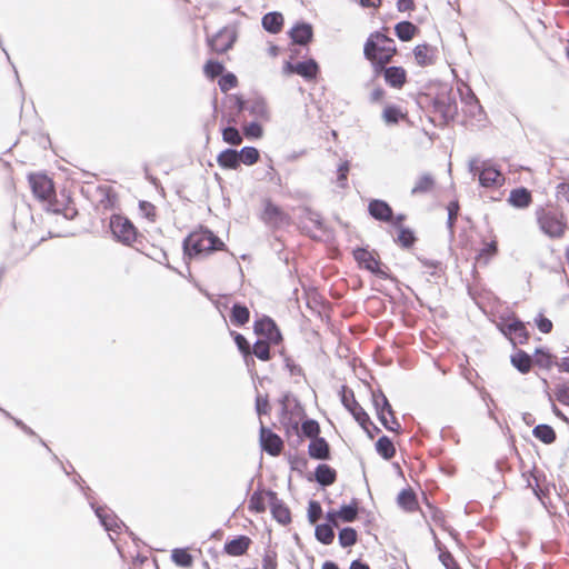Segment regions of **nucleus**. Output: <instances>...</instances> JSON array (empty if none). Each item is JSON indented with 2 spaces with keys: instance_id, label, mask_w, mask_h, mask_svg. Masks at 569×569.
Wrapping results in <instances>:
<instances>
[{
  "instance_id": "obj_1",
  "label": "nucleus",
  "mask_w": 569,
  "mask_h": 569,
  "mask_svg": "<svg viewBox=\"0 0 569 569\" xmlns=\"http://www.w3.org/2000/svg\"><path fill=\"white\" fill-rule=\"evenodd\" d=\"M28 182L34 198L43 204L47 211L62 214L67 219H73L78 214L76 204L70 197H66L63 201L56 198L54 183L47 174L32 172L28 176Z\"/></svg>"
},
{
  "instance_id": "obj_2",
  "label": "nucleus",
  "mask_w": 569,
  "mask_h": 569,
  "mask_svg": "<svg viewBox=\"0 0 569 569\" xmlns=\"http://www.w3.org/2000/svg\"><path fill=\"white\" fill-rule=\"evenodd\" d=\"M224 249V242L211 230L206 228H199L192 231L183 241L184 254L194 259L208 257L214 251Z\"/></svg>"
},
{
  "instance_id": "obj_3",
  "label": "nucleus",
  "mask_w": 569,
  "mask_h": 569,
  "mask_svg": "<svg viewBox=\"0 0 569 569\" xmlns=\"http://www.w3.org/2000/svg\"><path fill=\"white\" fill-rule=\"evenodd\" d=\"M396 54L395 41L378 31L371 33L363 46V56L371 62L372 69H381L383 64L391 62Z\"/></svg>"
},
{
  "instance_id": "obj_4",
  "label": "nucleus",
  "mask_w": 569,
  "mask_h": 569,
  "mask_svg": "<svg viewBox=\"0 0 569 569\" xmlns=\"http://www.w3.org/2000/svg\"><path fill=\"white\" fill-rule=\"evenodd\" d=\"M536 220L540 231L550 239L563 238L569 229L565 212L552 204L537 208Z\"/></svg>"
},
{
  "instance_id": "obj_5",
  "label": "nucleus",
  "mask_w": 569,
  "mask_h": 569,
  "mask_svg": "<svg viewBox=\"0 0 569 569\" xmlns=\"http://www.w3.org/2000/svg\"><path fill=\"white\" fill-rule=\"evenodd\" d=\"M109 227L117 241L126 246H133L142 237L134 224L121 214L111 216Z\"/></svg>"
},
{
  "instance_id": "obj_6",
  "label": "nucleus",
  "mask_w": 569,
  "mask_h": 569,
  "mask_svg": "<svg viewBox=\"0 0 569 569\" xmlns=\"http://www.w3.org/2000/svg\"><path fill=\"white\" fill-rule=\"evenodd\" d=\"M359 268L366 269L381 279L389 278V269L380 261L377 251L367 248H357L352 252Z\"/></svg>"
},
{
  "instance_id": "obj_7",
  "label": "nucleus",
  "mask_w": 569,
  "mask_h": 569,
  "mask_svg": "<svg viewBox=\"0 0 569 569\" xmlns=\"http://www.w3.org/2000/svg\"><path fill=\"white\" fill-rule=\"evenodd\" d=\"M498 329L513 347L518 345H527L529 342L530 332L528 331L525 322L517 317L503 319L498 323Z\"/></svg>"
},
{
  "instance_id": "obj_8",
  "label": "nucleus",
  "mask_w": 569,
  "mask_h": 569,
  "mask_svg": "<svg viewBox=\"0 0 569 569\" xmlns=\"http://www.w3.org/2000/svg\"><path fill=\"white\" fill-rule=\"evenodd\" d=\"M470 171L479 178V182L485 188H499L505 183L503 173L489 162L473 160L470 163Z\"/></svg>"
},
{
  "instance_id": "obj_9",
  "label": "nucleus",
  "mask_w": 569,
  "mask_h": 569,
  "mask_svg": "<svg viewBox=\"0 0 569 569\" xmlns=\"http://www.w3.org/2000/svg\"><path fill=\"white\" fill-rule=\"evenodd\" d=\"M341 402L345 408L352 415L355 420L361 426V428L369 433V426L372 423L368 413L356 400L355 393L351 389L342 387Z\"/></svg>"
},
{
  "instance_id": "obj_10",
  "label": "nucleus",
  "mask_w": 569,
  "mask_h": 569,
  "mask_svg": "<svg viewBox=\"0 0 569 569\" xmlns=\"http://www.w3.org/2000/svg\"><path fill=\"white\" fill-rule=\"evenodd\" d=\"M260 219L273 228L290 223V216L271 199L263 200Z\"/></svg>"
},
{
  "instance_id": "obj_11",
  "label": "nucleus",
  "mask_w": 569,
  "mask_h": 569,
  "mask_svg": "<svg viewBox=\"0 0 569 569\" xmlns=\"http://www.w3.org/2000/svg\"><path fill=\"white\" fill-rule=\"evenodd\" d=\"M373 403L377 409L378 418L380 422L383 425V427L389 431L400 433L401 426L397 418L395 417V413L388 399L383 395L377 397L375 396Z\"/></svg>"
},
{
  "instance_id": "obj_12",
  "label": "nucleus",
  "mask_w": 569,
  "mask_h": 569,
  "mask_svg": "<svg viewBox=\"0 0 569 569\" xmlns=\"http://www.w3.org/2000/svg\"><path fill=\"white\" fill-rule=\"evenodd\" d=\"M375 74H382L386 84L392 89L401 90L408 82V72L403 67H388L373 69Z\"/></svg>"
},
{
  "instance_id": "obj_13",
  "label": "nucleus",
  "mask_w": 569,
  "mask_h": 569,
  "mask_svg": "<svg viewBox=\"0 0 569 569\" xmlns=\"http://www.w3.org/2000/svg\"><path fill=\"white\" fill-rule=\"evenodd\" d=\"M283 72L286 74H299L307 81H315L320 72L319 64L316 60L309 59L298 63L286 62L283 66Z\"/></svg>"
},
{
  "instance_id": "obj_14",
  "label": "nucleus",
  "mask_w": 569,
  "mask_h": 569,
  "mask_svg": "<svg viewBox=\"0 0 569 569\" xmlns=\"http://www.w3.org/2000/svg\"><path fill=\"white\" fill-rule=\"evenodd\" d=\"M238 111H249L256 121H268L270 112L267 103L261 99L244 102L240 97H236Z\"/></svg>"
},
{
  "instance_id": "obj_15",
  "label": "nucleus",
  "mask_w": 569,
  "mask_h": 569,
  "mask_svg": "<svg viewBox=\"0 0 569 569\" xmlns=\"http://www.w3.org/2000/svg\"><path fill=\"white\" fill-rule=\"evenodd\" d=\"M277 492L271 490H256L248 500V509L253 513H263L276 500Z\"/></svg>"
},
{
  "instance_id": "obj_16",
  "label": "nucleus",
  "mask_w": 569,
  "mask_h": 569,
  "mask_svg": "<svg viewBox=\"0 0 569 569\" xmlns=\"http://www.w3.org/2000/svg\"><path fill=\"white\" fill-rule=\"evenodd\" d=\"M260 445L267 453L273 457L279 456L283 449L282 439L263 425L260 428Z\"/></svg>"
},
{
  "instance_id": "obj_17",
  "label": "nucleus",
  "mask_w": 569,
  "mask_h": 569,
  "mask_svg": "<svg viewBox=\"0 0 569 569\" xmlns=\"http://www.w3.org/2000/svg\"><path fill=\"white\" fill-rule=\"evenodd\" d=\"M381 119L388 126L398 124L401 121H409L408 110L399 104L388 103L383 107Z\"/></svg>"
},
{
  "instance_id": "obj_18",
  "label": "nucleus",
  "mask_w": 569,
  "mask_h": 569,
  "mask_svg": "<svg viewBox=\"0 0 569 569\" xmlns=\"http://www.w3.org/2000/svg\"><path fill=\"white\" fill-rule=\"evenodd\" d=\"M368 212L373 219L381 222L388 223L392 220V208L389 203L380 199H372L369 201Z\"/></svg>"
},
{
  "instance_id": "obj_19",
  "label": "nucleus",
  "mask_w": 569,
  "mask_h": 569,
  "mask_svg": "<svg viewBox=\"0 0 569 569\" xmlns=\"http://www.w3.org/2000/svg\"><path fill=\"white\" fill-rule=\"evenodd\" d=\"M254 331L258 335L264 336L269 341L279 343L281 340V333L276 322L270 318H264L256 321Z\"/></svg>"
},
{
  "instance_id": "obj_20",
  "label": "nucleus",
  "mask_w": 569,
  "mask_h": 569,
  "mask_svg": "<svg viewBox=\"0 0 569 569\" xmlns=\"http://www.w3.org/2000/svg\"><path fill=\"white\" fill-rule=\"evenodd\" d=\"M308 455L311 459L315 460H329L331 458V449L329 442L320 436L310 440L308 446Z\"/></svg>"
},
{
  "instance_id": "obj_21",
  "label": "nucleus",
  "mask_w": 569,
  "mask_h": 569,
  "mask_svg": "<svg viewBox=\"0 0 569 569\" xmlns=\"http://www.w3.org/2000/svg\"><path fill=\"white\" fill-rule=\"evenodd\" d=\"M532 193L525 187H518L510 191L507 202L517 209H527L531 206Z\"/></svg>"
},
{
  "instance_id": "obj_22",
  "label": "nucleus",
  "mask_w": 569,
  "mask_h": 569,
  "mask_svg": "<svg viewBox=\"0 0 569 569\" xmlns=\"http://www.w3.org/2000/svg\"><path fill=\"white\" fill-rule=\"evenodd\" d=\"M234 42V36L229 30H220L210 40L209 44L216 53H224L231 49Z\"/></svg>"
},
{
  "instance_id": "obj_23",
  "label": "nucleus",
  "mask_w": 569,
  "mask_h": 569,
  "mask_svg": "<svg viewBox=\"0 0 569 569\" xmlns=\"http://www.w3.org/2000/svg\"><path fill=\"white\" fill-rule=\"evenodd\" d=\"M289 36L293 43L307 46L313 38L312 26L306 22L297 23L289 31Z\"/></svg>"
},
{
  "instance_id": "obj_24",
  "label": "nucleus",
  "mask_w": 569,
  "mask_h": 569,
  "mask_svg": "<svg viewBox=\"0 0 569 569\" xmlns=\"http://www.w3.org/2000/svg\"><path fill=\"white\" fill-rule=\"evenodd\" d=\"M423 518L428 521L430 526L431 533L436 537L433 529L431 526L439 527L441 529H447V519L445 512L438 507L427 502V511L422 513Z\"/></svg>"
},
{
  "instance_id": "obj_25",
  "label": "nucleus",
  "mask_w": 569,
  "mask_h": 569,
  "mask_svg": "<svg viewBox=\"0 0 569 569\" xmlns=\"http://www.w3.org/2000/svg\"><path fill=\"white\" fill-rule=\"evenodd\" d=\"M251 545V539L247 536H239L224 543V552L232 557H239L247 552Z\"/></svg>"
},
{
  "instance_id": "obj_26",
  "label": "nucleus",
  "mask_w": 569,
  "mask_h": 569,
  "mask_svg": "<svg viewBox=\"0 0 569 569\" xmlns=\"http://www.w3.org/2000/svg\"><path fill=\"white\" fill-rule=\"evenodd\" d=\"M498 240L496 236H492L488 242L483 241V247L478 251L475 257L476 263L488 264L489 261L498 254Z\"/></svg>"
},
{
  "instance_id": "obj_27",
  "label": "nucleus",
  "mask_w": 569,
  "mask_h": 569,
  "mask_svg": "<svg viewBox=\"0 0 569 569\" xmlns=\"http://www.w3.org/2000/svg\"><path fill=\"white\" fill-rule=\"evenodd\" d=\"M397 502L407 512L419 510V502L416 492L411 488L402 489L397 497Z\"/></svg>"
},
{
  "instance_id": "obj_28",
  "label": "nucleus",
  "mask_w": 569,
  "mask_h": 569,
  "mask_svg": "<svg viewBox=\"0 0 569 569\" xmlns=\"http://www.w3.org/2000/svg\"><path fill=\"white\" fill-rule=\"evenodd\" d=\"M413 56L418 66H430L435 62L436 48L427 43L418 44L413 49Z\"/></svg>"
},
{
  "instance_id": "obj_29",
  "label": "nucleus",
  "mask_w": 569,
  "mask_h": 569,
  "mask_svg": "<svg viewBox=\"0 0 569 569\" xmlns=\"http://www.w3.org/2000/svg\"><path fill=\"white\" fill-rule=\"evenodd\" d=\"M217 163L227 170H237L240 167L239 152L234 149H226L217 156Z\"/></svg>"
},
{
  "instance_id": "obj_30",
  "label": "nucleus",
  "mask_w": 569,
  "mask_h": 569,
  "mask_svg": "<svg viewBox=\"0 0 569 569\" xmlns=\"http://www.w3.org/2000/svg\"><path fill=\"white\" fill-rule=\"evenodd\" d=\"M272 517L281 525H288L291 522V512L287 505L276 496V500L270 506Z\"/></svg>"
},
{
  "instance_id": "obj_31",
  "label": "nucleus",
  "mask_w": 569,
  "mask_h": 569,
  "mask_svg": "<svg viewBox=\"0 0 569 569\" xmlns=\"http://www.w3.org/2000/svg\"><path fill=\"white\" fill-rule=\"evenodd\" d=\"M510 361L512 366L523 375L530 372L533 365L531 356H529L526 351L520 349L517 350L513 355H511Z\"/></svg>"
},
{
  "instance_id": "obj_32",
  "label": "nucleus",
  "mask_w": 569,
  "mask_h": 569,
  "mask_svg": "<svg viewBox=\"0 0 569 569\" xmlns=\"http://www.w3.org/2000/svg\"><path fill=\"white\" fill-rule=\"evenodd\" d=\"M436 188V178L431 173L421 174L411 189L412 194H426Z\"/></svg>"
},
{
  "instance_id": "obj_33",
  "label": "nucleus",
  "mask_w": 569,
  "mask_h": 569,
  "mask_svg": "<svg viewBox=\"0 0 569 569\" xmlns=\"http://www.w3.org/2000/svg\"><path fill=\"white\" fill-rule=\"evenodd\" d=\"M375 447H376L377 453L385 460H391L396 457V453H397L396 446H395L393 441L387 436L380 437L377 440Z\"/></svg>"
},
{
  "instance_id": "obj_34",
  "label": "nucleus",
  "mask_w": 569,
  "mask_h": 569,
  "mask_svg": "<svg viewBox=\"0 0 569 569\" xmlns=\"http://www.w3.org/2000/svg\"><path fill=\"white\" fill-rule=\"evenodd\" d=\"M315 478L321 486H331L337 480V471L329 465L321 463L316 468Z\"/></svg>"
},
{
  "instance_id": "obj_35",
  "label": "nucleus",
  "mask_w": 569,
  "mask_h": 569,
  "mask_svg": "<svg viewBox=\"0 0 569 569\" xmlns=\"http://www.w3.org/2000/svg\"><path fill=\"white\" fill-rule=\"evenodd\" d=\"M283 16L280 12H269L262 18V27L270 33H279L283 28Z\"/></svg>"
},
{
  "instance_id": "obj_36",
  "label": "nucleus",
  "mask_w": 569,
  "mask_h": 569,
  "mask_svg": "<svg viewBox=\"0 0 569 569\" xmlns=\"http://www.w3.org/2000/svg\"><path fill=\"white\" fill-rule=\"evenodd\" d=\"M172 562L181 568H191L193 566V556L188 548H176L171 551Z\"/></svg>"
},
{
  "instance_id": "obj_37",
  "label": "nucleus",
  "mask_w": 569,
  "mask_h": 569,
  "mask_svg": "<svg viewBox=\"0 0 569 569\" xmlns=\"http://www.w3.org/2000/svg\"><path fill=\"white\" fill-rule=\"evenodd\" d=\"M359 502L357 499H352L347 506H342L338 511L337 516L340 517L342 522H352L358 518Z\"/></svg>"
},
{
  "instance_id": "obj_38",
  "label": "nucleus",
  "mask_w": 569,
  "mask_h": 569,
  "mask_svg": "<svg viewBox=\"0 0 569 569\" xmlns=\"http://www.w3.org/2000/svg\"><path fill=\"white\" fill-rule=\"evenodd\" d=\"M395 32L401 41H410L418 33V28L412 22L401 21L396 24Z\"/></svg>"
},
{
  "instance_id": "obj_39",
  "label": "nucleus",
  "mask_w": 569,
  "mask_h": 569,
  "mask_svg": "<svg viewBox=\"0 0 569 569\" xmlns=\"http://www.w3.org/2000/svg\"><path fill=\"white\" fill-rule=\"evenodd\" d=\"M532 360L536 366L543 369H550L557 363L556 357L545 349H536Z\"/></svg>"
},
{
  "instance_id": "obj_40",
  "label": "nucleus",
  "mask_w": 569,
  "mask_h": 569,
  "mask_svg": "<svg viewBox=\"0 0 569 569\" xmlns=\"http://www.w3.org/2000/svg\"><path fill=\"white\" fill-rule=\"evenodd\" d=\"M533 436L546 445H550L556 440V432L548 425H538L532 430Z\"/></svg>"
},
{
  "instance_id": "obj_41",
  "label": "nucleus",
  "mask_w": 569,
  "mask_h": 569,
  "mask_svg": "<svg viewBox=\"0 0 569 569\" xmlns=\"http://www.w3.org/2000/svg\"><path fill=\"white\" fill-rule=\"evenodd\" d=\"M250 319L249 309L242 305H233L231 309L230 320L236 326H243Z\"/></svg>"
},
{
  "instance_id": "obj_42",
  "label": "nucleus",
  "mask_w": 569,
  "mask_h": 569,
  "mask_svg": "<svg viewBox=\"0 0 569 569\" xmlns=\"http://www.w3.org/2000/svg\"><path fill=\"white\" fill-rule=\"evenodd\" d=\"M552 397L561 405L569 407V379L553 386Z\"/></svg>"
},
{
  "instance_id": "obj_43",
  "label": "nucleus",
  "mask_w": 569,
  "mask_h": 569,
  "mask_svg": "<svg viewBox=\"0 0 569 569\" xmlns=\"http://www.w3.org/2000/svg\"><path fill=\"white\" fill-rule=\"evenodd\" d=\"M416 240H417V238L415 236V232L411 229L400 228L398 230V237L396 239V242L401 248L410 249L415 244Z\"/></svg>"
},
{
  "instance_id": "obj_44",
  "label": "nucleus",
  "mask_w": 569,
  "mask_h": 569,
  "mask_svg": "<svg viewBox=\"0 0 569 569\" xmlns=\"http://www.w3.org/2000/svg\"><path fill=\"white\" fill-rule=\"evenodd\" d=\"M315 535L317 540L323 545H330L335 539V532L330 525H318L316 527Z\"/></svg>"
},
{
  "instance_id": "obj_45",
  "label": "nucleus",
  "mask_w": 569,
  "mask_h": 569,
  "mask_svg": "<svg viewBox=\"0 0 569 569\" xmlns=\"http://www.w3.org/2000/svg\"><path fill=\"white\" fill-rule=\"evenodd\" d=\"M239 152L240 163L252 166L260 159L259 150L254 147H244Z\"/></svg>"
},
{
  "instance_id": "obj_46",
  "label": "nucleus",
  "mask_w": 569,
  "mask_h": 569,
  "mask_svg": "<svg viewBox=\"0 0 569 569\" xmlns=\"http://www.w3.org/2000/svg\"><path fill=\"white\" fill-rule=\"evenodd\" d=\"M320 432V425L313 419H307L301 423V433L310 440L319 437Z\"/></svg>"
},
{
  "instance_id": "obj_47",
  "label": "nucleus",
  "mask_w": 569,
  "mask_h": 569,
  "mask_svg": "<svg viewBox=\"0 0 569 569\" xmlns=\"http://www.w3.org/2000/svg\"><path fill=\"white\" fill-rule=\"evenodd\" d=\"M222 140L232 146H240L242 143V136L239 130L232 126L222 129Z\"/></svg>"
},
{
  "instance_id": "obj_48",
  "label": "nucleus",
  "mask_w": 569,
  "mask_h": 569,
  "mask_svg": "<svg viewBox=\"0 0 569 569\" xmlns=\"http://www.w3.org/2000/svg\"><path fill=\"white\" fill-rule=\"evenodd\" d=\"M358 533L353 528L347 527L339 532V543L341 547L347 548L356 545Z\"/></svg>"
},
{
  "instance_id": "obj_49",
  "label": "nucleus",
  "mask_w": 569,
  "mask_h": 569,
  "mask_svg": "<svg viewBox=\"0 0 569 569\" xmlns=\"http://www.w3.org/2000/svg\"><path fill=\"white\" fill-rule=\"evenodd\" d=\"M224 66L223 63L217 60H208L203 66V72L207 78L214 79L218 76L223 73Z\"/></svg>"
},
{
  "instance_id": "obj_50",
  "label": "nucleus",
  "mask_w": 569,
  "mask_h": 569,
  "mask_svg": "<svg viewBox=\"0 0 569 569\" xmlns=\"http://www.w3.org/2000/svg\"><path fill=\"white\" fill-rule=\"evenodd\" d=\"M252 352L253 355L262 360V361H268L270 360L271 358V355H270V345L268 341L266 340H258L254 345H253V348H252Z\"/></svg>"
},
{
  "instance_id": "obj_51",
  "label": "nucleus",
  "mask_w": 569,
  "mask_h": 569,
  "mask_svg": "<svg viewBox=\"0 0 569 569\" xmlns=\"http://www.w3.org/2000/svg\"><path fill=\"white\" fill-rule=\"evenodd\" d=\"M243 134L248 139H260L263 136V129L258 121H252L243 127Z\"/></svg>"
},
{
  "instance_id": "obj_52",
  "label": "nucleus",
  "mask_w": 569,
  "mask_h": 569,
  "mask_svg": "<svg viewBox=\"0 0 569 569\" xmlns=\"http://www.w3.org/2000/svg\"><path fill=\"white\" fill-rule=\"evenodd\" d=\"M219 88L222 92H227L238 86V79L233 73L221 74L218 81Z\"/></svg>"
},
{
  "instance_id": "obj_53",
  "label": "nucleus",
  "mask_w": 569,
  "mask_h": 569,
  "mask_svg": "<svg viewBox=\"0 0 569 569\" xmlns=\"http://www.w3.org/2000/svg\"><path fill=\"white\" fill-rule=\"evenodd\" d=\"M322 516V508L321 505L316 501L311 500L308 505V520L310 523H316Z\"/></svg>"
},
{
  "instance_id": "obj_54",
  "label": "nucleus",
  "mask_w": 569,
  "mask_h": 569,
  "mask_svg": "<svg viewBox=\"0 0 569 569\" xmlns=\"http://www.w3.org/2000/svg\"><path fill=\"white\" fill-rule=\"evenodd\" d=\"M535 325L537 326L538 330L542 333H550L553 328L552 321L545 317L543 313H539L535 318Z\"/></svg>"
},
{
  "instance_id": "obj_55",
  "label": "nucleus",
  "mask_w": 569,
  "mask_h": 569,
  "mask_svg": "<svg viewBox=\"0 0 569 569\" xmlns=\"http://www.w3.org/2000/svg\"><path fill=\"white\" fill-rule=\"evenodd\" d=\"M448 210V224L450 228H452L458 219L460 204L458 200H452L447 206Z\"/></svg>"
},
{
  "instance_id": "obj_56",
  "label": "nucleus",
  "mask_w": 569,
  "mask_h": 569,
  "mask_svg": "<svg viewBox=\"0 0 569 569\" xmlns=\"http://www.w3.org/2000/svg\"><path fill=\"white\" fill-rule=\"evenodd\" d=\"M439 559L446 569H461L455 557L448 550H441Z\"/></svg>"
},
{
  "instance_id": "obj_57",
  "label": "nucleus",
  "mask_w": 569,
  "mask_h": 569,
  "mask_svg": "<svg viewBox=\"0 0 569 569\" xmlns=\"http://www.w3.org/2000/svg\"><path fill=\"white\" fill-rule=\"evenodd\" d=\"M349 170H350V164H349L348 161H343L342 163H340V166L338 168L337 181H338V184L341 188H346L347 187V180H348Z\"/></svg>"
},
{
  "instance_id": "obj_58",
  "label": "nucleus",
  "mask_w": 569,
  "mask_h": 569,
  "mask_svg": "<svg viewBox=\"0 0 569 569\" xmlns=\"http://www.w3.org/2000/svg\"><path fill=\"white\" fill-rule=\"evenodd\" d=\"M256 408L259 415H267L270 411L268 397L259 395L256 399Z\"/></svg>"
},
{
  "instance_id": "obj_59",
  "label": "nucleus",
  "mask_w": 569,
  "mask_h": 569,
  "mask_svg": "<svg viewBox=\"0 0 569 569\" xmlns=\"http://www.w3.org/2000/svg\"><path fill=\"white\" fill-rule=\"evenodd\" d=\"M234 342L237 345V347L239 348V350L243 353V355H250V346H249V342L248 340L240 333H237L234 336Z\"/></svg>"
},
{
  "instance_id": "obj_60",
  "label": "nucleus",
  "mask_w": 569,
  "mask_h": 569,
  "mask_svg": "<svg viewBox=\"0 0 569 569\" xmlns=\"http://www.w3.org/2000/svg\"><path fill=\"white\" fill-rule=\"evenodd\" d=\"M99 518L101 519L103 526L107 530H116L118 528V523L114 517L109 515H102L98 512Z\"/></svg>"
},
{
  "instance_id": "obj_61",
  "label": "nucleus",
  "mask_w": 569,
  "mask_h": 569,
  "mask_svg": "<svg viewBox=\"0 0 569 569\" xmlns=\"http://www.w3.org/2000/svg\"><path fill=\"white\" fill-rule=\"evenodd\" d=\"M261 569H278V561L276 555L267 553L262 559Z\"/></svg>"
},
{
  "instance_id": "obj_62",
  "label": "nucleus",
  "mask_w": 569,
  "mask_h": 569,
  "mask_svg": "<svg viewBox=\"0 0 569 569\" xmlns=\"http://www.w3.org/2000/svg\"><path fill=\"white\" fill-rule=\"evenodd\" d=\"M387 92L383 88H375L370 93V101L373 103L382 102L386 99Z\"/></svg>"
},
{
  "instance_id": "obj_63",
  "label": "nucleus",
  "mask_w": 569,
  "mask_h": 569,
  "mask_svg": "<svg viewBox=\"0 0 569 569\" xmlns=\"http://www.w3.org/2000/svg\"><path fill=\"white\" fill-rule=\"evenodd\" d=\"M416 4L413 0H398L397 9L400 12H408L415 10Z\"/></svg>"
},
{
  "instance_id": "obj_64",
  "label": "nucleus",
  "mask_w": 569,
  "mask_h": 569,
  "mask_svg": "<svg viewBox=\"0 0 569 569\" xmlns=\"http://www.w3.org/2000/svg\"><path fill=\"white\" fill-rule=\"evenodd\" d=\"M338 510H330L326 515V519L328 521L327 525H330L331 527H339L340 517L337 516Z\"/></svg>"
}]
</instances>
